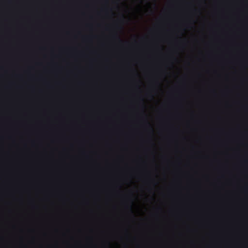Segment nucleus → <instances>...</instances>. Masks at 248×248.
Instances as JSON below:
<instances>
[{
	"mask_svg": "<svg viewBox=\"0 0 248 248\" xmlns=\"http://www.w3.org/2000/svg\"><path fill=\"white\" fill-rule=\"evenodd\" d=\"M21 63H0V64H21ZM25 64H56L58 67L59 113H58V161H62V63H25Z\"/></svg>",
	"mask_w": 248,
	"mask_h": 248,
	"instance_id": "obj_1",
	"label": "nucleus"
},
{
	"mask_svg": "<svg viewBox=\"0 0 248 248\" xmlns=\"http://www.w3.org/2000/svg\"><path fill=\"white\" fill-rule=\"evenodd\" d=\"M64 0H63V1ZM64 4H63V5ZM64 12H63V13ZM64 16H63V17ZM64 18L63 17V19ZM64 20L63 19V21ZM63 31L64 30L63 29ZM64 31H63V32ZM63 62H161V61H67L66 57L64 55V44L63 43Z\"/></svg>",
	"mask_w": 248,
	"mask_h": 248,
	"instance_id": "obj_2",
	"label": "nucleus"
},
{
	"mask_svg": "<svg viewBox=\"0 0 248 248\" xmlns=\"http://www.w3.org/2000/svg\"><path fill=\"white\" fill-rule=\"evenodd\" d=\"M113 38L114 39H116L118 40L119 43L122 46H123L125 44H128V43L127 42H124L122 39H120L119 37H118L117 35H113Z\"/></svg>",
	"mask_w": 248,
	"mask_h": 248,
	"instance_id": "obj_3",
	"label": "nucleus"
},
{
	"mask_svg": "<svg viewBox=\"0 0 248 248\" xmlns=\"http://www.w3.org/2000/svg\"><path fill=\"white\" fill-rule=\"evenodd\" d=\"M185 45V43L180 44L177 45L176 47L178 48H179V49H181V48H183L184 47Z\"/></svg>",
	"mask_w": 248,
	"mask_h": 248,
	"instance_id": "obj_4",
	"label": "nucleus"
},
{
	"mask_svg": "<svg viewBox=\"0 0 248 248\" xmlns=\"http://www.w3.org/2000/svg\"><path fill=\"white\" fill-rule=\"evenodd\" d=\"M73 49H74V50H77V47H75V48H73Z\"/></svg>",
	"mask_w": 248,
	"mask_h": 248,
	"instance_id": "obj_5",
	"label": "nucleus"
}]
</instances>
